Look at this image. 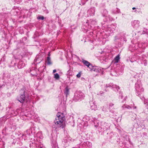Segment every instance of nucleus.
Returning <instances> with one entry per match:
<instances>
[{"instance_id":"f257e3e1","label":"nucleus","mask_w":148,"mask_h":148,"mask_svg":"<svg viewBox=\"0 0 148 148\" xmlns=\"http://www.w3.org/2000/svg\"><path fill=\"white\" fill-rule=\"evenodd\" d=\"M65 118L64 114L59 113L57 114V117L54 121L53 127L56 129H60L64 128L65 125Z\"/></svg>"},{"instance_id":"f03ea898","label":"nucleus","mask_w":148,"mask_h":148,"mask_svg":"<svg viewBox=\"0 0 148 148\" xmlns=\"http://www.w3.org/2000/svg\"><path fill=\"white\" fill-rule=\"evenodd\" d=\"M114 41L116 43L117 42H120L121 44H123L127 41L126 35L124 33H121L120 34H118L114 37Z\"/></svg>"},{"instance_id":"7ed1b4c3","label":"nucleus","mask_w":148,"mask_h":148,"mask_svg":"<svg viewBox=\"0 0 148 148\" xmlns=\"http://www.w3.org/2000/svg\"><path fill=\"white\" fill-rule=\"evenodd\" d=\"M99 125V128L100 129L99 130V131L102 132V131H107L109 130L110 125L107 123L102 122L100 123Z\"/></svg>"},{"instance_id":"20e7f679","label":"nucleus","mask_w":148,"mask_h":148,"mask_svg":"<svg viewBox=\"0 0 148 148\" xmlns=\"http://www.w3.org/2000/svg\"><path fill=\"white\" fill-rule=\"evenodd\" d=\"M84 95L82 92L78 91L75 93L73 98V100L75 101H80L84 98Z\"/></svg>"},{"instance_id":"39448f33","label":"nucleus","mask_w":148,"mask_h":148,"mask_svg":"<svg viewBox=\"0 0 148 148\" xmlns=\"http://www.w3.org/2000/svg\"><path fill=\"white\" fill-rule=\"evenodd\" d=\"M135 89L136 95L138 96L141 94L144 91V89L142 84H139L138 82H137L136 84Z\"/></svg>"},{"instance_id":"423d86ee","label":"nucleus","mask_w":148,"mask_h":148,"mask_svg":"<svg viewBox=\"0 0 148 148\" xmlns=\"http://www.w3.org/2000/svg\"><path fill=\"white\" fill-rule=\"evenodd\" d=\"M21 91L23 92V93L18 98V100L21 103H23L24 101H25V91L24 89H22Z\"/></svg>"},{"instance_id":"0eeeda50","label":"nucleus","mask_w":148,"mask_h":148,"mask_svg":"<svg viewBox=\"0 0 148 148\" xmlns=\"http://www.w3.org/2000/svg\"><path fill=\"white\" fill-rule=\"evenodd\" d=\"M132 26L134 28H137L139 26L140 21L138 20H135L131 22Z\"/></svg>"},{"instance_id":"6e6552de","label":"nucleus","mask_w":148,"mask_h":148,"mask_svg":"<svg viewBox=\"0 0 148 148\" xmlns=\"http://www.w3.org/2000/svg\"><path fill=\"white\" fill-rule=\"evenodd\" d=\"M103 69L101 68H98L97 66H94L92 69L91 71L95 72L97 73H99L101 71L102 74L103 73Z\"/></svg>"},{"instance_id":"1a4fd4ad","label":"nucleus","mask_w":148,"mask_h":148,"mask_svg":"<svg viewBox=\"0 0 148 148\" xmlns=\"http://www.w3.org/2000/svg\"><path fill=\"white\" fill-rule=\"evenodd\" d=\"M109 87H112V88H115L117 90H118L120 88L118 86L113 84L112 83H110L109 84L106 85V88H107Z\"/></svg>"},{"instance_id":"9d476101","label":"nucleus","mask_w":148,"mask_h":148,"mask_svg":"<svg viewBox=\"0 0 148 148\" xmlns=\"http://www.w3.org/2000/svg\"><path fill=\"white\" fill-rule=\"evenodd\" d=\"M90 108L92 110L96 111L97 110V107L95 102H90Z\"/></svg>"},{"instance_id":"9b49d317","label":"nucleus","mask_w":148,"mask_h":148,"mask_svg":"<svg viewBox=\"0 0 148 148\" xmlns=\"http://www.w3.org/2000/svg\"><path fill=\"white\" fill-rule=\"evenodd\" d=\"M74 140V139H72L70 137H66L64 140V142L65 143H68V145H69V143L71 142H73Z\"/></svg>"},{"instance_id":"f8f14e48","label":"nucleus","mask_w":148,"mask_h":148,"mask_svg":"<svg viewBox=\"0 0 148 148\" xmlns=\"http://www.w3.org/2000/svg\"><path fill=\"white\" fill-rule=\"evenodd\" d=\"M95 8H93L88 10L87 13L89 14L90 16H93L95 15Z\"/></svg>"},{"instance_id":"ddd939ff","label":"nucleus","mask_w":148,"mask_h":148,"mask_svg":"<svg viewBox=\"0 0 148 148\" xmlns=\"http://www.w3.org/2000/svg\"><path fill=\"white\" fill-rule=\"evenodd\" d=\"M108 110V105L107 104L105 105L102 108V111L103 113H105L107 112Z\"/></svg>"},{"instance_id":"4468645a","label":"nucleus","mask_w":148,"mask_h":148,"mask_svg":"<svg viewBox=\"0 0 148 148\" xmlns=\"http://www.w3.org/2000/svg\"><path fill=\"white\" fill-rule=\"evenodd\" d=\"M69 88L68 86H66L65 88L64 91V93L66 95V97L69 95Z\"/></svg>"},{"instance_id":"2eb2a0df","label":"nucleus","mask_w":148,"mask_h":148,"mask_svg":"<svg viewBox=\"0 0 148 148\" xmlns=\"http://www.w3.org/2000/svg\"><path fill=\"white\" fill-rule=\"evenodd\" d=\"M114 30V28H113L112 29L110 27H108V29H107V32H108V33L110 35V34H111L113 32V31Z\"/></svg>"},{"instance_id":"dca6fc26","label":"nucleus","mask_w":148,"mask_h":148,"mask_svg":"<svg viewBox=\"0 0 148 148\" xmlns=\"http://www.w3.org/2000/svg\"><path fill=\"white\" fill-rule=\"evenodd\" d=\"M46 62L48 65H50L52 64V63L51 62V58L50 57L48 56L47 57V60Z\"/></svg>"},{"instance_id":"f3484780","label":"nucleus","mask_w":148,"mask_h":148,"mask_svg":"<svg viewBox=\"0 0 148 148\" xmlns=\"http://www.w3.org/2000/svg\"><path fill=\"white\" fill-rule=\"evenodd\" d=\"M140 34H148V29L144 28L143 31H140L138 32Z\"/></svg>"},{"instance_id":"a211bd4d","label":"nucleus","mask_w":148,"mask_h":148,"mask_svg":"<svg viewBox=\"0 0 148 148\" xmlns=\"http://www.w3.org/2000/svg\"><path fill=\"white\" fill-rule=\"evenodd\" d=\"M122 108L123 109H124L126 108L128 109H130L132 108L131 107L126 104L123 105V106H122Z\"/></svg>"},{"instance_id":"6ab92c4d","label":"nucleus","mask_w":148,"mask_h":148,"mask_svg":"<svg viewBox=\"0 0 148 148\" xmlns=\"http://www.w3.org/2000/svg\"><path fill=\"white\" fill-rule=\"evenodd\" d=\"M120 59V55L119 54L116 56L114 59L115 62L116 63H118L119 62Z\"/></svg>"},{"instance_id":"aec40b11","label":"nucleus","mask_w":148,"mask_h":148,"mask_svg":"<svg viewBox=\"0 0 148 148\" xmlns=\"http://www.w3.org/2000/svg\"><path fill=\"white\" fill-rule=\"evenodd\" d=\"M83 63L86 66H89V65H90V63L87 61L85 60H83L82 61Z\"/></svg>"},{"instance_id":"412c9836","label":"nucleus","mask_w":148,"mask_h":148,"mask_svg":"<svg viewBox=\"0 0 148 148\" xmlns=\"http://www.w3.org/2000/svg\"><path fill=\"white\" fill-rule=\"evenodd\" d=\"M102 13L103 16H106L108 14V12L106 10H104L102 12Z\"/></svg>"},{"instance_id":"4be33fe9","label":"nucleus","mask_w":148,"mask_h":148,"mask_svg":"<svg viewBox=\"0 0 148 148\" xmlns=\"http://www.w3.org/2000/svg\"><path fill=\"white\" fill-rule=\"evenodd\" d=\"M140 98L142 100H143V99H144V103L145 104H147V105H148V99H145L144 97H143L142 98L140 97Z\"/></svg>"},{"instance_id":"5701e85b","label":"nucleus","mask_w":148,"mask_h":148,"mask_svg":"<svg viewBox=\"0 0 148 148\" xmlns=\"http://www.w3.org/2000/svg\"><path fill=\"white\" fill-rule=\"evenodd\" d=\"M11 113L12 114L11 115L12 116H15L18 114L17 110H16L15 112L14 111H13L12 112H11Z\"/></svg>"},{"instance_id":"b1692460","label":"nucleus","mask_w":148,"mask_h":148,"mask_svg":"<svg viewBox=\"0 0 148 148\" xmlns=\"http://www.w3.org/2000/svg\"><path fill=\"white\" fill-rule=\"evenodd\" d=\"M86 143L87 146L89 148H91L92 147V144L91 142L89 141H86Z\"/></svg>"},{"instance_id":"393cba45","label":"nucleus","mask_w":148,"mask_h":148,"mask_svg":"<svg viewBox=\"0 0 148 148\" xmlns=\"http://www.w3.org/2000/svg\"><path fill=\"white\" fill-rule=\"evenodd\" d=\"M36 147L37 148H45L43 145L41 144L36 145Z\"/></svg>"},{"instance_id":"a878e982","label":"nucleus","mask_w":148,"mask_h":148,"mask_svg":"<svg viewBox=\"0 0 148 148\" xmlns=\"http://www.w3.org/2000/svg\"><path fill=\"white\" fill-rule=\"evenodd\" d=\"M140 75H141L140 76L139 74L137 73L136 75L134 76V77L136 78H139L140 77H142V75L141 74H140Z\"/></svg>"},{"instance_id":"bb28decb","label":"nucleus","mask_w":148,"mask_h":148,"mask_svg":"<svg viewBox=\"0 0 148 148\" xmlns=\"http://www.w3.org/2000/svg\"><path fill=\"white\" fill-rule=\"evenodd\" d=\"M146 56L145 55L142 56L141 59V60L143 62H145V61L146 59Z\"/></svg>"},{"instance_id":"cd10ccee","label":"nucleus","mask_w":148,"mask_h":148,"mask_svg":"<svg viewBox=\"0 0 148 148\" xmlns=\"http://www.w3.org/2000/svg\"><path fill=\"white\" fill-rule=\"evenodd\" d=\"M54 77L56 79H58L59 78V75L58 73H56L54 74Z\"/></svg>"},{"instance_id":"c85d7f7f","label":"nucleus","mask_w":148,"mask_h":148,"mask_svg":"<svg viewBox=\"0 0 148 148\" xmlns=\"http://www.w3.org/2000/svg\"><path fill=\"white\" fill-rule=\"evenodd\" d=\"M123 93L122 92L119 93V98H121V99H123Z\"/></svg>"},{"instance_id":"c756f323","label":"nucleus","mask_w":148,"mask_h":148,"mask_svg":"<svg viewBox=\"0 0 148 148\" xmlns=\"http://www.w3.org/2000/svg\"><path fill=\"white\" fill-rule=\"evenodd\" d=\"M89 65V66H88V67L90 69V71H91L92 68L94 67V66H93L92 65L91 63L90 64V65Z\"/></svg>"},{"instance_id":"7c9ffc66","label":"nucleus","mask_w":148,"mask_h":148,"mask_svg":"<svg viewBox=\"0 0 148 148\" xmlns=\"http://www.w3.org/2000/svg\"><path fill=\"white\" fill-rule=\"evenodd\" d=\"M115 109L112 108V109H110V112H111L112 113H113L115 112Z\"/></svg>"},{"instance_id":"2f4dec72","label":"nucleus","mask_w":148,"mask_h":148,"mask_svg":"<svg viewBox=\"0 0 148 148\" xmlns=\"http://www.w3.org/2000/svg\"><path fill=\"white\" fill-rule=\"evenodd\" d=\"M38 19L43 20L44 19V17L43 16H39L38 17Z\"/></svg>"},{"instance_id":"473e14b6","label":"nucleus","mask_w":148,"mask_h":148,"mask_svg":"<svg viewBox=\"0 0 148 148\" xmlns=\"http://www.w3.org/2000/svg\"><path fill=\"white\" fill-rule=\"evenodd\" d=\"M141 64H144V66H146L147 65V63L146 62V60L145 62H141Z\"/></svg>"},{"instance_id":"72a5a7b5","label":"nucleus","mask_w":148,"mask_h":148,"mask_svg":"<svg viewBox=\"0 0 148 148\" xmlns=\"http://www.w3.org/2000/svg\"><path fill=\"white\" fill-rule=\"evenodd\" d=\"M99 125H100V123H97L96 125H95L94 126L95 127L97 128L98 127H99V126H100Z\"/></svg>"},{"instance_id":"f704fd0d","label":"nucleus","mask_w":148,"mask_h":148,"mask_svg":"<svg viewBox=\"0 0 148 148\" xmlns=\"http://www.w3.org/2000/svg\"><path fill=\"white\" fill-rule=\"evenodd\" d=\"M129 61L131 62H133L135 61L134 60H133L132 58H130V57H129Z\"/></svg>"},{"instance_id":"c9c22d12","label":"nucleus","mask_w":148,"mask_h":148,"mask_svg":"<svg viewBox=\"0 0 148 148\" xmlns=\"http://www.w3.org/2000/svg\"><path fill=\"white\" fill-rule=\"evenodd\" d=\"M33 143L32 142H30L29 143V147H31L32 146H33Z\"/></svg>"},{"instance_id":"e433bc0d","label":"nucleus","mask_w":148,"mask_h":148,"mask_svg":"<svg viewBox=\"0 0 148 148\" xmlns=\"http://www.w3.org/2000/svg\"><path fill=\"white\" fill-rule=\"evenodd\" d=\"M76 76L77 77H80L81 76L80 73H79L78 74H77Z\"/></svg>"},{"instance_id":"4c0bfd02","label":"nucleus","mask_w":148,"mask_h":148,"mask_svg":"<svg viewBox=\"0 0 148 148\" xmlns=\"http://www.w3.org/2000/svg\"><path fill=\"white\" fill-rule=\"evenodd\" d=\"M114 105V104L112 103H110L109 105L110 107H112Z\"/></svg>"},{"instance_id":"58836bf2","label":"nucleus","mask_w":148,"mask_h":148,"mask_svg":"<svg viewBox=\"0 0 148 148\" xmlns=\"http://www.w3.org/2000/svg\"><path fill=\"white\" fill-rule=\"evenodd\" d=\"M103 92L102 91H101L99 92V93L98 94V95H102V94H103Z\"/></svg>"},{"instance_id":"ea45409f","label":"nucleus","mask_w":148,"mask_h":148,"mask_svg":"<svg viewBox=\"0 0 148 148\" xmlns=\"http://www.w3.org/2000/svg\"><path fill=\"white\" fill-rule=\"evenodd\" d=\"M139 9L138 8H137L136 9V10L134 11L135 12H138V11H139Z\"/></svg>"},{"instance_id":"a19ab883","label":"nucleus","mask_w":148,"mask_h":148,"mask_svg":"<svg viewBox=\"0 0 148 148\" xmlns=\"http://www.w3.org/2000/svg\"><path fill=\"white\" fill-rule=\"evenodd\" d=\"M132 108L133 109H135L136 108V106H134L132 107Z\"/></svg>"},{"instance_id":"79ce46f5","label":"nucleus","mask_w":148,"mask_h":148,"mask_svg":"<svg viewBox=\"0 0 148 148\" xmlns=\"http://www.w3.org/2000/svg\"><path fill=\"white\" fill-rule=\"evenodd\" d=\"M127 98V97H125L124 98V99H123V101H125L126 99Z\"/></svg>"},{"instance_id":"37998d69","label":"nucleus","mask_w":148,"mask_h":148,"mask_svg":"<svg viewBox=\"0 0 148 148\" xmlns=\"http://www.w3.org/2000/svg\"><path fill=\"white\" fill-rule=\"evenodd\" d=\"M56 71V69L53 70V73H55Z\"/></svg>"},{"instance_id":"c03bdc74","label":"nucleus","mask_w":148,"mask_h":148,"mask_svg":"<svg viewBox=\"0 0 148 148\" xmlns=\"http://www.w3.org/2000/svg\"><path fill=\"white\" fill-rule=\"evenodd\" d=\"M136 8L135 7H133L132 8V9L133 10H134L135 9H136Z\"/></svg>"},{"instance_id":"a18cd8bd","label":"nucleus","mask_w":148,"mask_h":148,"mask_svg":"<svg viewBox=\"0 0 148 148\" xmlns=\"http://www.w3.org/2000/svg\"><path fill=\"white\" fill-rule=\"evenodd\" d=\"M48 56H49L50 57V53H49L48 54Z\"/></svg>"},{"instance_id":"49530a36","label":"nucleus","mask_w":148,"mask_h":148,"mask_svg":"<svg viewBox=\"0 0 148 148\" xmlns=\"http://www.w3.org/2000/svg\"><path fill=\"white\" fill-rule=\"evenodd\" d=\"M129 60L128 59H127L126 60L127 62H128L129 61Z\"/></svg>"},{"instance_id":"de8ad7c7","label":"nucleus","mask_w":148,"mask_h":148,"mask_svg":"<svg viewBox=\"0 0 148 148\" xmlns=\"http://www.w3.org/2000/svg\"><path fill=\"white\" fill-rule=\"evenodd\" d=\"M2 87V86H0V89Z\"/></svg>"},{"instance_id":"09e8293b","label":"nucleus","mask_w":148,"mask_h":148,"mask_svg":"<svg viewBox=\"0 0 148 148\" xmlns=\"http://www.w3.org/2000/svg\"><path fill=\"white\" fill-rule=\"evenodd\" d=\"M73 148H77V147H73ZM78 148H80V147H79Z\"/></svg>"},{"instance_id":"8fccbe9b","label":"nucleus","mask_w":148,"mask_h":148,"mask_svg":"<svg viewBox=\"0 0 148 148\" xmlns=\"http://www.w3.org/2000/svg\"><path fill=\"white\" fill-rule=\"evenodd\" d=\"M24 66V65H23V66Z\"/></svg>"}]
</instances>
